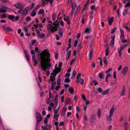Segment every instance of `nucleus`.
<instances>
[{"label": "nucleus", "instance_id": "nucleus-4", "mask_svg": "<svg viewBox=\"0 0 130 130\" xmlns=\"http://www.w3.org/2000/svg\"><path fill=\"white\" fill-rule=\"evenodd\" d=\"M51 64L50 62L48 63L47 64V65L44 64L42 63H41V66L42 68L45 71H46V69L49 70L50 68Z\"/></svg>", "mask_w": 130, "mask_h": 130}, {"label": "nucleus", "instance_id": "nucleus-63", "mask_svg": "<svg viewBox=\"0 0 130 130\" xmlns=\"http://www.w3.org/2000/svg\"><path fill=\"white\" fill-rule=\"evenodd\" d=\"M82 48L81 43H80L78 45V48L79 50Z\"/></svg>", "mask_w": 130, "mask_h": 130}, {"label": "nucleus", "instance_id": "nucleus-59", "mask_svg": "<svg viewBox=\"0 0 130 130\" xmlns=\"http://www.w3.org/2000/svg\"><path fill=\"white\" fill-rule=\"evenodd\" d=\"M130 7V3L129 2L126 3L124 6L125 8L127 7Z\"/></svg>", "mask_w": 130, "mask_h": 130}, {"label": "nucleus", "instance_id": "nucleus-60", "mask_svg": "<svg viewBox=\"0 0 130 130\" xmlns=\"http://www.w3.org/2000/svg\"><path fill=\"white\" fill-rule=\"evenodd\" d=\"M31 20V19L30 17H27L26 18V20L27 21H30Z\"/></svg>", "mask_w": 130, "mask_h": 130}, {"label": "nucleus", "instance_id": "nucleus-54", "mask_svg": "<svg viewBox=\"0 0 130 130\" xmlns=\"http://www.w3.org/2000/svg\"><path fill=\"white\" fill-rule=\"evenodd\" d=\"M7 17V15L5 14H3L2 15V18H5Z\"/></svg>", "mask_w": 130, "mask_h": 130}, {"label": "nucleus", "instance_id": "nucleus-9", "mask_svg": "<svg viewBox=\"0 0 130 130\" xmlns=\"http://www.w3.org/2000/svg\"><path fill=\"white\" fill-rule=\"evenodd\" d=\"M25 54V55L26 59L29 61V60L30 59V56L29 54L27 51H26L24 49V50Z\"/></svg>", "mask_w": 130, "mask_h": 130}, {"label": "nucleus", "instance_id": "nucleus-32", "mask_svg": "<svg viewBox=\"0 0 130 130\" xmlns=\"http://www.w3.org/2000/svg\"><path fill=\"white\" fill-rule=\"evenodd\" d=\"M123 26L126 28V29L128 30L129 32H130V28H129L127 25V24H123Z\"/></svg>", "mask_w": 130, "mask_h": 130}, {"label": "nucleus", "instance_id": "nucleus-20", "mask_svg": "<svg viewBox=\"0 0 130 130\" xmlns=\"http://www.w3.org/2000/svg\"><path fill=\"white\" fill-rule=\"evenodd\" d=\"M36 11L33 9L30 15L31 17H33L36 15Z\"/></svg>", "mask_w": 130, "mask_h": 130}, {"label": "nucleus", "instance_id": "nucleus-15", "mask_svg": "<svg viewBox=\"0 0 130 130\" xmlns=\"http://www.w3.org/2000/svg\"><path fill=\"white\" fill-rule=\"evenodd\" d=\"M114 20L113 17H112L111 18L108 19V23L110 25H111L113 23Z\"/></svg>", "mask_w": 130, "mask_h": 130}, {"label": "nucleus", "instance_id": "nucleus-10", "mask_svg": "<svg viewBox=\"0 0 130 130\" xmlns=\"http://www.w3.org/2000/svg\"><path fill=\"white\" fill-rule=\"evenodd\" d=\"M96 118L94 115L92 116L90 119V121L91 123L94 122Z\"/></svg>", "mask_w": 130, "mask_h": 130}, {"label": "nucleus", "instance_id": "nucleus-48", "mask_svg": "<svg viewBox=\"0 0 130 130\" xmlns=\"http://www.w3.org/2000/svg\"><path fill=\"white\" fill-rule=\"evenodd\" d=\"M24 29L25 32H27L28 31V28L27 27H25L24 28Z\"/></svg>", "mask_w": 130, "mask_h": 130}, {"label": "nucleus", "instance_id": "nucleus-44", "mask_svg": "<svg viewBox=\"0 0 130 130\" xmlns=\"http://www.w3.org/2000/svg\"><path fill=\"white\" fill-rule=\"evenodd\" d=\"M59 116V115L58 114L54 113V117L55 118H58Z\"/></svg>", "mask_w": 130, "mask_h": 130}, {"label": "nucleus", "instance_id": "nucleus-53", "mask_svg": "<svg viewBox=\"0 0 130 130\" xmlns=\"http://www.w3.org/2000/svg\"><path fill=\"white\" fill-rule=\"evenodd\" d=\"M109 51V48L106 49V52L105 55L106 56H107L108 55V52Z\"/></svg>", "mask_w": 130, "mask_h": 130}, {"label": "nucleus", "instance_id": "nucleus-46", "mask_svg": "<svg viewBox=\"0 0 130 130\" xmlns=\"http://www.w3.org/2000/svg\"><path fill=\"white\" fill-rule=\"evenodd\" d=\"M74 10L72 9L71 10L70 13V14L71 15V17H73V13L74 11Z\"/></svg>", "mask_w": 130, "mask_h": 130}, {"label": "nucleus", "instance_id": "nucleus-13", "mask_svg": "<svg viewBox=\"0 0 130 130\" xmlns=\"http://www.w3.org/2000/svg\"><path fill=\"white\" fill-rule=\"evenodd\" d=\"M6 25H4L3 26V29L5 30H7L8 31H12L13 30L12 29H10L9 27H6Z\"/></svg>", "mask_w": 130, "mask_h": 130}, {"label": "nucleus", "instance_id": "nucleus-24", "mask_svg": "<svg viewBox=\"0 0 130 130\" xmlns=\"http://www.w3.org/2000/svg\"><path fill=\"white\" fill-rule=\"evenodd\" d=\"M80 6H78V7L76 9L75 12L74 13L75 16L77 15L78 12L79 11L80 9Z\"/></svg>", "mask_w": 130, "mask_h": 130}, {"label": "nucleus", "instance_id": "nucleus-6", "mask_svg": "<svg viewBox=\"0 0 130 130\" xmlns=\"http://www.w3.org/2000/svg\"><path fill=\"white\" fill-rule=\"evenodd\" d=\"M36 31L38 36L40 38H42L45 37V34L43 33L41 34L38 29H36Z\"/></svg>", "mask_w": 130, "mask_h": 130}, {"label": "nucleus", "instance_id": "nucleus-62", "mask_svg": "<svg viewBox=\"0 0 130 130\" xmlns=\"http://www.w3.org/2000/svg\"><path fill=\"white\" fill-rule=\"evenodd\" d=\"M86 38L88 40V39H91L92 38V37L91 36H87L86 37Z\"/></svg>", "mask_w": 130, "mask_h": 130}, {"label": "nucleus", "instance_id": "nucleus-52", "mask_svg": "<svg viewBox=\"0 0 130 130\" xmlns=\"http://www.w3.org/2000/svg\"><path fill=\"white\" fill-rule=\"evenodd\" d=\"M55 70H56V71L58 73L60 72L61 69L60 68H58L56 69H55Z\"/></svg>", "mask_w": 130, "mask_h": 130}, {"label": "nucleus", "instance_id": "nucleus-8", "mask_svg": "<svg viewBox=\"0 0 130 130\" xmlns=\"http://www.w3.org/2000/svg\"><path fill=\"white\" fill-rule=\"evenodd\" d=\"M15 7L17 8L23 9V6L20 3H17L14 5Z\"/></svg>", "mask_w": 130, "mask_h": 130}, {"label": "nucleus", "instance_id": "nucleus-29", "mask_svg": "<svg viewBox=\"0 0 130 130\" xmlns=\"http://www.w3.org/2000/svg\"><path fill=\"white\" fill-rule=\"evenodd\" d=\"M78 82H79L80 84L82 85L84 84V80L83 79L80 78L79 79H78Z\"/></svg>", "mask_w": 130, "mask_h": 130}, {"label": "nucleus", "instance_id": "nucleus-49", "mask_svg": "<svg viewBox=\"0 0 130 130\" xmlns=\"http://www.w3.org/2000/svg\"><path fill=\"white\" fill-rule=\"evenodd\" d=\"M77 42L78 41L77 40H75L74 44V47H76V46L77 44Z\"/></svg>", "mask_w": 130, "mask_h": 130}, {"label": "nucleus", "instance_id": "nucleus-27", "mask_svg": "<svg viewBox=\"0 0 130 130\" xmlns=\"http://www.w3.org/2000/svg\"><path fill=\"white\" fill-rule=\"evenodd\" d=\"M104 73L103 72H101L99 73V77L101 79H102L103 78Z\"/></svg>", "mask_w": 130, "mask_h": 130}, {"label": "nucleus", "instance_id": "nucleus-61", "mask_svg": "<svg viewBox=\"0 0 130 130\" xmlns=\"http://www.w3.org/2000/svg\"><path fill=\"white\" fill-rule=\"evenodd\" d=\"M102 90V89L100 87L99 88L97 89V91L100 92H101Z\"/></svg>", "mask_w": 130, "mask_h": 130}, {"label": "nucleus", "instance_id": "nucleus-58", "mask_svg": "<svg viewBox=\"0 0 130 130\" xmlns=\"http://www.w3.org/2000/svg\"><path fill=\"white\" fill-rule=\"evenodd\" d=\"M59 111V110L58 109H56L55 110V108L54 109V113L57 114V113H58Z\"/></svg>", "mask_w": 130, "mask_h": 130}, {"label": "nucleus", "instance_id": "nucleus-30", "mask_svg": "<svg viewBox=\"0 0 130 130\" xmlns=\"http://www.w3.org/2000/svg\"><path fill=\"white\" fill-rule=\"evenodd\" d=\"M97 115L98 116V118H100L101 116V110L100 108L98 109Z\"/></svg>", "mask_w": 130, "mask_h": 130}, {"label": "nucleus", "instance_id": "nucleus-21", "mask_svg": "<svg viewBox=\"0 0 130 130\" xmlns=\"http://www.w3.org/2000/svg\"><path fill=\"white\" fill-rule=\"evenodd\" d=\"M109 91V89H106L102 92V94L103 95H106L108 94Z\"/></svg>", "mask_w": 130, "mask_h": 130}, {"label": "nucleus", "instance_id": "nucleus-3", "mask_svg": "<svg viewBox=\"0 0 130 130\" xmlns=\"http://www.w3.org/2000/svg\"><path fill=\"white\" fill-rule=\"evenodd\" d=\"M36 117L37 122L36 130H37V126L38 125V124H39L41 121L42 118L41 116V115L39 113H36Z\"/></svg>", "mask_w": 130, "mask_h": 130}, {"label": "nucleus", "instance_id": "nucleus-37", "mask_svg": "<svg viewBox=\"0 0 130 130\" xmlns=\"http://www.w3.org/2000/svg\"><path fill=\"white\" fill-rule=\"evenodd\" d=\"M70 81V80L69 79V77L66 78L64 80V82L66 83H69Z\"/></svg>", "mask_w": 130, "mask_h": 130}, {"label": "nucleus", "instance_id": "nucleus-23", "mask_svg": "<svg viewBox=\"0 0 130 130\" xmlns=\"http://www.w3.org/2000/svg\"><path fill=\"white\" fill-rule=\"evenodd\" d=\"M66 109L64 107L62 109V112L61 113V116L64 115L66 112Z\"/></svg>", "mask_w": 130, "mask_h": 130}, {"label": "nucleus", "instance_id": "nucleus-34", "mask_svg": "<svg viewBox=\"0 0 130 130\" xmlns=\"http://www.w3.org/2000/svg\"><path fill=\"white\" fill-rule=\"evenodd\" d=\"M104 63L105 64V66H106L107 64V61L106 59V57H104V59L103 60Z\"/></svg>", "mask_w": 130, "mask_h": 130}, {"label": "nucleus", "instance_id": "nucleus-2", "mask_svg": "<svg viewBox=\"0 0 130 130\" xmlns=\"http://www.w3.org/2000/svg\"><path fill=\"white\" fill-rule=\"evenodd\" d=\"M49 23H50L48 24L47 26V30L48 31L50 32V33H53L56 31L57 30V28L59 26V22L56 21L53 24V26L52 25V21H49Z\"/></svg>", "mask_w": 130, "mask_h": 130}, {"label": "nucleus", "instance_id": "nucleus-28", "mask_svg": "<svg viewBox=\"0 0 130 130\" xmlns=\"http://www.w3.org/2000/svg\"><path fill=\"white\" fill-rule=\"evenodd\" d=\"M38 13L39 14H42V15H44V10L43 9H41L39 10Z\"/></svg>", "mask_w": 130, "mask_h": 130}, {"label": "nucleus", "instance_id": "nucleus-38", "mask_svg": "<svg viewBox=\"0 0 130 130\" xmlns=\"http://www.w3.org/2000/svg\"><path fill=\"white\" fill-rule=\"evenodd\" d=\"M90 29L87 28L85 31V33H89L90 32Z\"/></svg>", "mask_w": 130, "mask_h": 130}, {"label": "nucleus", "instance_id": "nucleus-64", "mask_svg": "<svg viewBox=\"0 0 130 130\" xmlns=\"http://www.w3.org/2000/svg\"><path fill=\"white\" fill-rule=\"evenodd\" d=\"M43 130H48V129L47 126H44V127L42 126Z\"/></svg>", "mask_w": 130, "mask_h": 130}, {"label": "nucleus", "instance_id": "nucleus-22", "mask_svg": "<svg viewBox=\"0 0 130 130\" xmlns=\"http://www.w3.org/2000/svg\"><path fill=\"white\" fill-rule=\"evenodd\" d=\"M56 85V82H52V83L51 86V89L52 90H53L55 88V86Z\"/></svg>", "mask_w": 130, "mask_h": 130}, {"label": "nucleus", "instance_id": "nucleus-45", "mask_svg": "<svg viewBox=\"0 0 130 130\" xmlns=\"http://www.w3.org/2000/svg\"><path fill=\"white\" fill-rule=\"evenodd\" d=\"M40 5H37L35 7V8L34 9V10H35V11H36L40 7Z\"/></svg>", "mask_w": 130, "mask_h": 130}, {"label": "nucleus", "instance_id": "nucleus-56", "mask_svg": "<svg viewBox=\"0 0 130 130\" xmlns=\"http://www.w3.org/2000/svg\"><path fill=\"white\" fill-rule=\"evenodd\" d=\"M90 0H88L87 2L84 5V7H87V6L89 4Z\"/></svg>", "mask_w": 130, "mask_h": 130}, {"label": "nucleus", "instance_id": "nucleus-17", "mask_svg": "<svg viewBox=\"0 0 130 130\" xmlns=\"http://www.w3.org/2000/svg\"><path fill=\"white\" fill-rule=\"evenodd\" d=\"M35 57L36 55L35 54H34L32 55V59L33 61L35 63V64H36L37 62V60L35 59Z\"/></svg>", "mask_w": 130, "mask_h": 130}, {"label": "nucleus", "instance_id": "nucleus-43", "mask_svg": "<svg viewBox=\"0 0 130 130\" xmlns=\"http://www.w3.org/2000/svg\"><path fill=\"white\" fill-rule=\"evenodd\" d=\"M66 21L67 22L68 24H70V21L69 19V17L67 18V19H66Z\"/></svg>", "mask_w": 130, "mask_h": 130}, {"label": "nucleus", "instance_id": "nucleus-31", "mask_svg": "<svg viewBox=\"0 0 130 130\" xmlns=\"http://www.w3.org/2000/svg\"><path fill=\"white\" fill-rule=\"evenodd\" d=\"M123 26L126 28V29L128 30L129 32H130V28H129L127 25V24H123Z\"/></svg>", "mask_w": 130, "mask_h": 130}, {"label": "nucleus", "instance_id": "nucleus-14", "mask_svg": "<svg viewBox=\"0 0 130 130\" xmlns=\"http://www.w3.org/2000/svg\"><path fill=\"white\" fill-rule=\"evenodd\" d=\"M58 34L60 37L62 38L63 35V32L61 28H59V31L58 32Z\"/></svg>", "mask_w": 130, "mask_h": 130}, {"label": "nucleus", "instance_id": "nucleus-40", "mask_svg": "<svg viewBox=\"0 0 130 130\" xmlns=\"http://www.w3.org/2000/svg\"><path fill=\"white\" fill-rule=\"evenodd\" d=\"M76 74V72L75 71H74L73 72L72 76V77L74 78L75 77Z\"/></svg>", "mask_w": 130, "mask_h": 130}, {"label": "nucleus", "instance_id": "nucleus-50", "mask_svg": "<svg viewBox=\"0 0 130 130\" xmlns=\"http://www.w3.org/2000/svg\"><path fill=\"white\" fill-rule=\"evenodd\" d=\"M43 109L44 110H43L42 111V115L44 116L45 115H46V111L44 110L45 109V108H43Z\"/></svg>", "mask_w": 130, "mask_h": 130}, {"label": "nucleus", "instance_id": "nucleus-25", "mask_svg": "<svg viewBox=\"0 0 130 130\" xmlns=\"http://www.w3.org/2000/svg\"><path fill=\"white\" fill-rule=\"evenodd\" d=\"M69 91L71 93H72L74 92V90L73 87H70L69 88Z\"/></svg>", "mask_w": 130, "mask_h": 130}, {"label": "nucleus", "instance_id": "nucleus-39", "mask_svg": "<svg viewBox=\"0 0 130 130\" xmlns=\"http://www.w3.org/2000/svg\"><path fill=\"white\" fill-rule=\"evenodd\" d=\"M116 27H114V28L112 29L111 32V34H113L114 33L115 31V30H116Z\"/></svg>", "mask_w": 130, "mask_h": 130}, {"label": "nucleus", "instance_id": "nucleus-33", "mask_svg": "<svg viewBox=\"0 0 130 130\" xmlns=\"http://www.w3.org/2000/svg\"><path fill=\"white\" fill-rule=\"evenodd\" d=\"M81 75V74L80 73H78V74L77 75L76 77V82L77 83H78V79L80 76Z\"/></svg>", "mask_w": 130, "mask_h": 130}, {"label": "nucleus", "instance_id": "nucleus-55", "mask_svg": "<svg viewBox=\"0 0 130 130\" xmlns=\"http://www.w3.org/2000/svg\"><path fill=\"white\" fill-rule=\"evenodd\" d=\"M47 122L48 119L47 118H45L44 120V122L45 124H47Z\"/></svg>", "mask_w": 130, "mask_h": 130}, {"label": "nucleus", "instance_id": "nucleus-1", "mask_svg": "<svg viewBox=\"0 0 130 130\" xmlns=\"http://www.w3.org/2000/svg\"><path fill=\"white\" fill-rule=\"evenodd\" d=\"M50 54L47 49L44 50L42 52L41 54V63H42L47 65L48 62L50 61L49 59L50 58Z\"/></svg>", "mask_w": 130, "mask_h": 130}, {"label": "nucleus", "instance_id": "nucleus-35", "mask_svg": "<svg viewBox=\"0 0 130 130\" xmlns=\"http://www.w3.org/2000/svg\"><path fill=\"white\" fill-rule=\"evenodd\" d=\"M118 52L119 54V56H121L122 55V53L121 52L122 50L119 49V48H118Z\"/></svg>", "mask_w": 130, "mask_h": 130}, {"label": "nucleus", "instance_id": "nucleus-7", "mask_svg": "<svg viewBox=\"0 0 130 130\" xmlns=\"http://www.w3.org/2000/svg\"><path fill=\"white\" fill-rule=\"evenodd\" d=\"M128 67L125 66L124 68H123L121 71V73L123 75H126L128 72Z\"/></svg>", "mask_w": 130, "mask_h": 130}, {"label": "nucleus", "instance_id": "nucleus-26", "mask_svg": "<svg viewBox=\"0 0 130 130\" xmlns=\"http://www.w3.org/2000/svg\"><path fill=\"white\" fill-rule=\"evenodd\" d=\"M56 70H54L52 73L51 74V75H52L54 77L57 74V72L56 71Z\"/></svg>", "mask_w": 130, "mask_h": 130}, {"label": "nucleus", "instance_id": "nucleus-12", "mask_svg": "<svg viewBox=\"0 0 130 130\" xmlns=\"http://www.w3.org/2000/svg\"><path fill=\"white\" fill-rule=\"evenodd\" d=\"M126 91L125 87L124 86L123 87V89L121 92V96H124L125 94Z\"/></svg>", "mask_w": 130, "mask_h": 130}, {"label": "nucleus", "instance_id": "nucleus-51", "mask_svg": "<svg viewBox=\"0 0 130 130\" xmlns=\"http://www.w3.org/2000/svg\"><path fill=\"white\" fill-rule=\"evenodd\" d=\"M124 34H122L120 36V38L122 40L123 39H124Z\"/></svg>", "mask_w": 130, "mask_h": 130}, {"label": "nucleus", "instance_id": "nucleus-16", "mask_svg": "<svg viewBox=\"0 0 130 130\" xmlns=\"http://www.w3.org/2000/svg\"><path fill=\"white\" fill-rule=\"evenodd\" d=\"M115 38V36H113L112 37V40L110 42V45H112V46H113L114 45V40Z\"/></svg>", "mask_w": 130, "mask_h": 130}, {"label": "nucleus", "instance_id": "nucleus-19", "mask_svg": "<svg viewBox=\"0 0 130 130\" xmlns=\"http://www.w3.org/2000/svg\"><path fill=\"white\" fill-rule=\"evenodd\" d=\"M8 19L11 20L12 21L14 22V20H13L15 18V17L13 15H9L8 16Z\"/></svg>", "mask_w": 130, "mask_h": 130}, {"label": "nucleus", "instance_id": "nucleus-42", "mask_svg": "<svg viewBox=\"0 0 130 130\" xmlns=\"http://www.w3.org/2000/svg\"><path fill=\"white\" fill-rule=\"evenodd\" d=\"M61 79L60 78H58L57 80V84L58 85H59L60 84V82Z\"/></svg>", "mask_w": 130, "mask_h": 130}, {"label": "nucleus", "instance_id": "nucleus-5", "mask_svg": "<svg viewBox=\"0 0 130 130\" xmlns=\"http://www.w3.org/2000/svg\"><path fill=\"white\" fill-rule=\"evenodd\" d=\"M115 111V108H112L110 109V114L109 115V119L108 120V121H110L111 120V117L113 116V114Z\"/></svg>", "mask_w": 130, "mask_h": 130}, {"label": "nucleus", "instance_id": "nucleus-36", "mask_svg": "<svg viewBox=\"0 0 130 130\" xmlns=\"http://www.w3.org/2000/svg\"><path fill=\"white\" fill-rule=\"evenodd\" d=\"M93 51V50L92 48L91 49L90 51L89 57L90 59H91V58Z\"/></svg>", "mask_w": 130, "mask_h": 130}, {"label": "nucleus", "instance_id": "nucleus-57", "mask_svg": "<svg viewBox=\"0 0 130 130\" xmlns=\"http://www.w3.org/2000/svg\"><path fill=\"white\" fill-rule=\"evenodd\" d=\"M6 12V11L3 9H2L0 10V12H1L5 13Z\"/></svg>", "mask_w": 130, "mask_h": 130}, {"label": "nucleus", "instance_id": "nucleus-11", "mask_svg": "<svg viewBox=\"0 0 130 130\" xmlns=\"http://www.w3.org/2000/svg\"><path fill=\"white\" fill-rule=\"evenodd\" d=\"M29 8L26 7L25 9L23 10L22 13L24 15H26L27 14V13L28 11Z\"/></svg>", "mask_w": 130, "mask_h": 130}, {"label": "nucleus", "instance_id": "nucleus-41", "mask_svg": "<svg viewBox=\"0 0 130 130\" xmlns=\"http://www.w3.org/2000/svg\"><path fill=\"white\" fill-rule=\"evenodd\" d=\"M127 44H124L123 45H122V46H121L120 47V48H119V49H121V50H122L125 47H126V46H127Z\"/></svg>", "mask_w": 130, "mask_h": 130}, {"label": "nucleus", "instance_id": "nucleus-18", "mask_svg": "<svg viewBox=\"0 0 130 130\" xmlns=\"http://www.w3.org/2000/svg\"><path fill=\"white\" fill-rule=\"evenodd\" d=\"M76 6L77 5L75 3H72L71 4L72 9L74 10L76 8Z\"/></svg>", "mask_w": 130, "mask_h": 130}, {"label": "nucleus", "instance_id": "nucleus-47", "mask_svg": "<svg viewBox=\"0 0 130 130\" xmlns=\"http://www.w3.org/2000/svg\"><path fill=\"white\" fill-rule=\"evenodd\" d=\"M82 98L84 101H86V98L85 96V95H81Z\"/></svg>", "mask_w": 130, "mask_h": 130}]
</instances>
